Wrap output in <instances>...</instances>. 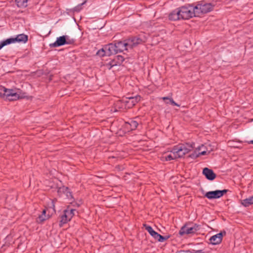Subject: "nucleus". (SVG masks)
<instances>
[{"label":"nucleus","mask_w":253,"mask_h":253,"mask_svg":"<svg viewBox=\"0 0 253 253\" xmlns=\"http://www.w3.org/2000/svg\"><path fill=\"white\" fill-rule=\"evenodd\" d=\"M162 99L164 100H169V103H170L172 105H174V106H178V107H179L180 105L179 104H178L177 103H176L173 100L172 98H169V97H162Z\"/></svg>","instance_id":"obj_26"},{"label":"nucleus","mask_w":253,"mask_h":253,"mask_svg":"<svg viewBox=\"0 0 253 253\" xmlns=\"http://www.w3.org/2000/svg\"><path fill=\"white\" fill-rule=\"evenodd\" d=\"M214 4L207 3L205 1H199L194 6L196 15L197 17L200 16L203 14L208 13L213 10Z\"/></svg>","instance_id":"obj_4"},{"label":"nucleus","mask_w":253,"mask_h":253,"mask_svg":"<svg viewBox=\"0 0 253 253\" xmlns=\"http://www.w3.org/2000/svg\"><path fill=\"white\" fill-rule=\"evenodd\" d=\"M75 211L76 210L70 209L69 207L64 210L63 214L60 215V227H62L64 224L70 221L75 215Z\"/></svg>","instance_id":"obj_8"},{"label":"nucleus","mask_w":253,"mask_h":253,"mask_svg":"<svg viewBox=\"0 0 253 253\" xmlns=\"http://www.w3.org/2000/svg\"><path fill=\"white\" fill-rule=\"evenodd\" d=\"M85 2L82 3L75 7L74 11H80L82 9V6L84 4Z\"/></svg>","instance_id":"obj_27"},{"label":"nucleus","mask_w":253,"mask_h":253,"mask_svg":"<svg viewBox=\"0 0 253 253\" xmlns=\"http://www.w3.org/2000/svg\"><path fill=\"white\" fill-rule=\"evenodd\" d=\"M142 42V40L140 38L133 37L124 41L117 42L115 43H109L108 49L112 52L113 54H115L119 52H121L125 50H127L129 49H131L141 43Z\"/></svg>","instance_id":"obj_1"},{"label":"nucleus","mask_w":253,"mask_h":253,"mask_svg":"<svg viewBox=\"0 0 253 253\" xmlns=\"http://www.w3.org/2000/svg\"><path fill=\"white\" fill-rule=\"evenodd\" d=\"M169 19L172 21H176L181 19L179 8L173 10L169 16Z\"/></svg>","instance_id":"obj_18"},{"label":"nucleus","mask_w":253,"mask_h":253,"mask_svg":"<svg viewBox=\"0 0 253 253\" xmlns=\"http://www.w3.org/2000/svg\"><path fill=\"white\" fill-rule=\"evenodd\" d=\"M138 125V123L134 120H131L126 123V127L130 130L135 129Z\"/></svg>","instance_id":"obj_20"},{"label":"nucleus","mask_w":253,"mask_h":253,"mask_svg":"<svg viewBox=\"0 0 253 253\" xmlns=\"http://www.w3.org/2000/svg\"><path fill=\"white\" fill-rule=\"evenodd\" d=\"M181 19H189L193 16H197L194 6L191 5L181 6L179 8Z\"/></svg>","instance_id":"obj_7"},{"label":"nucleus","mask_w":253,"mask_h":253,"mask_svg":"<svg viewBox=\"0 0 253 253\" xmlns=\"http://www.w3.org/2000/svg\"><path fill=\"white\" fill-rule=\"evenodd\" d=\"M0 97L5 100L14 101L24 98L26 97V93L22 92L20 89L15 90L0 86Z\"/></svg>","instance_id":"obj_2"},{"label":"nucleus","mask_w":253,"mask_h":253,"mask_svg":"<svg viewBox=\"0 0 253 253\" xmlns=\"http://www.w3.org/2000/svg\"><path fill=\"white\" fill-rule=\"evenodd\" d=\"M15 1L19 7H25L27 5V0H15Z\"/></svg>","instance_id":"obj_24"},{"label":"nucleus","mask_w":253,"mask_h":253,"mask_svg":"<svg viewBox=\"0 0 253 253\" xmlns=\"http://www.w3.org/2000/svg\"><path fill=\"white\" fill-rule=\"evenodd\" d=\"M51 204H52V207L53 209V210L55 211V203H54V200L52 201Z\"/></svg>","instance_id":"obj_29"},{"label":"nucleus","mask_w":253,"mask_h":253,"mask_svg":"<svg viewBox=\"0 0 253 253\" xmlns=\"http://www.w3.org/2000/svg\"><path fill=\"white\" fill-rule=\"evenodd\" d=\"M46 210H43L42 211V213H41V214L42 215H46Z\"/></svg>","instance_id":"obj_30"},{"label":"nucleus","mask_w":253,"mask_h":253,"mask_svg":"<svg viewBox=\"0 0 253 253\" xmlns=\"http://www.w3.org/2000/svg\"><path fill=\"white\" fill-rule=\"evenodd\" d=\"M28 41V36L24 34H19L15 38H10L0 42V50L4 46L15 43L16 42H23L25 43Z\"/></svg>","instance_id":"obj_6"},{"label":"nucleus","mask_w":253,"mask_h":253,"mask_svg":"<svg viewBox=\"0 0 253 253\" xmlns=\"http://www.w3.org/2000/svg\"><path fill=\"white\" fill-rule=\"evenodd\" d=\"M200 229V225L195 224L192 226H188V225H184L181 227L179 231V234L183 235L184 234H193L197 232Z\"/></svg>","instance_id":"obj_9"},{"label":"nucleus","mask_w":253,"mask_h":253,"mask_svg":"<svg viewBox=\"0 0 253 253\" xmlns=\"http://www.w3.org/2000/svg\"><path fill=\"white\" fill-rule=\"evenodd\" d=\"M141 97L139 95L135 97H131L128 98L127 100H125L126 106L128 108H131L135 105L140 100Z\"/></svg>","instance_id":"obj_13"},{"label":"nucleus","mask_w":253,"mask_h":253,"mask_svg":"<svg viewBox=\"0 0 253 253\" xmlns=\"http://www.w3.org/2000/svg\"><path fill=\"white\" fill-rule=\"evenodd\" d=\"M194 147V143H186L185 144H179L173 146L174 153L177 158L183 157L188 153Z\"/></svg>","instance_id":"obj_3"},{"label":"nucleus","mask_w":253,"mask_h":253,"mask_svg":"<svg viewBox=\"0 0 253 253\" xmlns=\"http://www.w3.org/2000/svg\"><path fill=\"white\" fill-rule=\"evenodd\" d=\"M177 159V157L174 153L173 149L170 151V153H166L162 157V160L169 161Z\"/></svg>","instance_id":"obj_17"},{"label":"nucleus","mask_w":253,"mask_h":253,"mask_svg":"<svg viewBox=\"0 0 253 253\" xmlns=\"http://www.w3.org/2000/svg\"><path fill=\"white\" fill-rule=\"evenodd\" d=\"M249 143H251V144H253V140H251Z\"/></svg>","instance_id":"obj_32"},{"label":"nucleus","mask_w":253,"mask_h":253,"mask_svg":"<svg viewBox=\"0 0 253 253\" xmlns=\"http://www.w3.org/2000/svg\"><path fill=\"white\" fill-rule=\"evenodd\" d=\"M203 173L210 180H213L216 177V174L213 172V170L207 168L203 169Z\"/></svg>","instance_id":"obj_16"},{"label":"nucleus","mask_w":253,"mask_h":253,"mask_svg":"<svg viewBox=\"0 0 253 253\" xmlns=\"http://www.w3.org/2000/svg\"><path fill=\"white\" fill-rule=\"evenodd\" d=\"M109 44L105 45L101 49L98 50L96 53V55L100 57H103L105 56H110L112 55V52L108 49Z\"/></svg>","instance_id":"obj_15"},{"label":"nucleus","mask_w":253,"mask_h":253,"mask_svg":"<svg viewBox=\"0 0 253 253\" xmlns=\"http://www.w3.org/2000/svg\"><path fill=\"white\" fill-rule=\"evenodd\" d=\"M186 253H204V252L203 250H197L194 251L193 253H191L190 251H186Z\"/></svg>","instance_id":"obj_28"},{"label":"nucleus","mask_w":253,"mask_h":253,"mask_svg":"<svg viewBox=\"0 0 253 253\" xmlns=\"http://www.w3.org/2000/svg\"><path fill=\"white\" fill-rule=\"evenodd\" d=\"M207 154V152L205 149V147L204 145L197 147L194 151L190 155L189 157L192 159H195L199 157L201 155H205Z\"/></svg>","instance_id":"obj_11"},{"label":"nucleus","mask_w":253,"mask_h":253,"mask_svg":"<svg viewBox=\"0 0 253 253\" xmlns=\"http://www.w3.org/2000/svg\"><path fill=\"white\" fill-rule=\"evenodd\" d=\"M125 100L121 101L120 100H117L114 103V112L118 111L119 109H123L126 106Z\"/></svg>","instance_id":"obj_21"},{"label":"nucleus","mask_w":253,"mask_h":253,"mask_svg":"<svg viewBox=\"0 0 253 253\" xmlns=\"http://www.w3.org/2000/svg\"><path fill=\"white\" fill-rule=\"evenodd\" d=\"M47 218L48 217L46 215H43L41 214L37 218L36 221L39 223H41L45 221Z\"/></svg>","instance_id":"obj_25"},{"label":"nucleus","mask_w":253,"mask_h":253,"mask_svg":"<svg viewBox=\"0 0 253 253\" xmlns=\"http://www.w3.org/2000/svg\"><path fill=\"white\" fill-rule=\"evenodd\" d=\"M223 235L221 232H220L219 233H217L212 236H211L210 239V241L212 245H218L219 244L222 240Z\"/></svg>","instance_id":"obj_14"},{"label":"nucleus","mask_w":253,"mask_h":253,"mask_svg":"<svg viewBox=\"0 0 253 253\" xmlns=\"http://www.w3.org/2000/svg\"><path fill=\"white\" fill-rule=\"evenodd\" d=\"M58 193L60 195H61L62 193L64 194L68 198L72 197L71 193L69 191V189L67 187L63 186L59 188L58 190Z\"/></svg>","instance_id":"obj_22"},{"label":"nucleus","mask_w":253,"mask_h":253,"mask_svg":"<svg viewBox=\"0 0 253 253\" xmlns=\"http://www.w3.org/2000/svg\"><path fill=\"white\" fill-rule=\"evenodd\" d=\"M241 204L245 207H248L253 204V196L242 200Z\"/></svg>","instance_id":"obj_23"},{"label":"nucleus","mask_w":253,"mask_h":253,"mask_svg":"<svg viewBox=\"0 0 253 253\" xmlns=\"http://www.w3.org/2000/svg\"><path fill=\"white\" fill-rule=\"evenodd\" d=\"M75 40L68 35H64L57 37L56 40L53 43L49 44L50 47H57L65 44H73L75 42Z\"/></svg>","instance_id":"obj_5"},{"label":"nucleus","mask_w":253,"mask_h":253,"mask_svg":"<svg viewBox=\"0 0 253 253\" xmlns=\"http://www.w3.org/2000/svg\"><path fill=\"white\" fill-rule=\"evenodd\" d=\"M125 58L122 55H117L115 56L114 59L110 62L111 67L116 65H121L124 61Z\"/></svg>","instance_id":"obj_19"},{"label":"nucleus","mask_w":253,"mask_h":253,"mask_svg":"<svg viewBox=\"0 0 253 253\" xmlns=\"http://www.w3.org/2000/svg\"><path fill=\"white\" fill-rule=\"evenodd\" d=\"M176 253H186V251L180 250L177 252Z\"/></svg>","instance_id":"obj_31"},{"label":"nucleus","mask_w":253,"mask_h":253,"mask_svg":"<svg viewBox=\"0 0 253 253\" xmlns=\"http://www.w3.org/2000/svg\"><path fill=\"white\" fill-rule=\"evenodd\" d=\"M145 229L155 240L159 242H163L166 239L164 237L155 231L152 227L149 225H145Z\"/></svg>","instance_id":"obj_12"},{"label":"nucleus","mask_w":253,"mask_h":253,"mask_svg":"<svg viewBox=\"0 0 253 253\" xmlns=\"http://www.w3.org/2000/svg\"><path fill=\"white\" fill-rule=\"evenodd\" d=\"M227 190H215L207 192L205 196L209 199H218L226 193Z\"/></svg>","instance_id":"obj_10"}]
</instances>
